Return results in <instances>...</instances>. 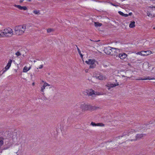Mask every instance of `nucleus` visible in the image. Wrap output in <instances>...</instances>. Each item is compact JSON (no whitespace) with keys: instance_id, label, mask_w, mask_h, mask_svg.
Segmentation results:
<instances>
[{"instance_id":"nucleus-13","label":"nucleus","mask_w":155,"mask_h":155,"mask_svg":"<svg viewBox=\"0 0 155 155\" xmlns=\"http://www.w3.org/2000/svg\"><path fill=\"white\" fill-rule=\"evenodd\" d=\"M106 86L107 87H108V89L109 90L111 87H115L116 86V85L114 84H113L110 82L108 83L106 85Z\"/></svg>"},{"instance_id":"nucleus-36","label":"nucleus","mask_w":155,"mask_h":155,"mask_svg":"<svg viewBox=\"0 0 155 155\" xmlns=\"http://www.w3.org/2000/svg\"><path fill=\"white\" fill-rule=\"evenodd\" d=\"M128 16V14H124V17H127Z\"/></svg>"},{"instance_id":"nucleus-35","label":"nucleus","mask_w":155,"mask_h":155,"mask_svg":"<svg viewBox=\"0 0 155 155\" xmlns=\"http://www.w3.org/2000/svg\"><path fill=\"white\" fill-rule=\"evenodd\" d=\"M43 67V65L42 64L39 67V69H41Z\"/></svg>"},{"instance_id":"nucleus-33","label":"nucleus","mask_w":155,"mask_h":155,"mask_svg":"<svg viewBox=\"0 0 155 155\" xmlns=\"http://www.w3.org/2000/svg\"><path fill=\"white\" fill-rule=\"evenodd\" d=\"M142 52V51L140 52H139L137 53V54H140V55H143Z\"/></svg>"},{"instance_id":"nucleus-31","label":"nucleus","mask_w":155,"mask_h":155,"mask_svg":"<svg viewBox=\"0 0 155 155\" xmlns=\"http://www.w3.org/2000/svg\"><path fill=\"white\" fill-rule=\"evenodd\" d=\"M134 132H135V131L133 129H131V131H129V134H131V132H132V133H133Z\"/></svg>"},{"instance_id":"nucleus-38","label":"nucleus","mask_w":155,"mask_h":155,"mask_svg":"<svg viewBox=\"0 0 155 155\" xmlns=\"http://www.w3.org/2000/svg\"><path fill=\"white\" fill-rule=\"evenodd\" d=\"M78 105L77 104V105H76L75 106H74V108H75H75H77V107H78Z\"/></svg>"},{"instance_id":"nucleus-19","label":"nucleus","mask_w":155,"mask_h":155,"mask_svg":"<svg viewBox=\"0 0 155 155\" xmlns=\"http://www.w3.org/2000/svg\"><path fill=\"white\" fill-rule=\"evenodd\" d=\"M77 50H78V52L79 54H80L81 58H83V55L81 54V51H80V50L79 48H78V47H77Z\"/></svg>"},{"instance_id":"nucleus-42","label":"nucleus","mask_w":155,"mask_h":155,"mask_svg":"<svg viewBox=\"0 0 155 155\" xmlns=\"http://www.w3.org/2000/svg\"><path fill=\"white\" fill-rule=\"evenodd\" d=\"M31 67H30L28 68V69H29V70L31 69Z\"/></svg>"},{"instance_id":"nucleus-4","label":"nucleus","mask_w":155,"mask_h":155,"mask_svg":"<svg viewBox=\"0 0 155 155\" xmlns=\"http://www.w3.org/2000/svg\"><path fill=\"white\" fill-rule=\"evenodd\" d=\"M94 60L89 59L88 61H85V63L87 64H90L89 68H94L96 65L94 63Z\"/></svg>"},{"instance_id":"nucleus-17","label":"nucleus","mask_w":155,"mask_h":155,"mask_svg":"<svg viewBox=\"0 0 155 155\" xmlns=\"http://www.w3.org/2000/svg\"><path fill=\"white\" fill-rule=\"evenodd\" d=\"M94 25L96 27H100L102 25V24L99 22H94Z\"/></svg>"},{"instance_id":"nucleus-48","label":"nucleus","mask_w":155,"mask_h":155,"mask_svg":"<svg viewBox=\"0 0 155 155\" xmlns=\"http://www.w3.org/2000/svg\"><path fill=\"white\" fill-rule=\"evenodd\" d=\"M115 81H116V82H117V80H115Z\"/></svg>"},{"instance_id":"nucleus-10","label":"nucleus","mask_w":155,"mask_h":155,"mask_svg":"<svg viewBox=\"0 0 155 155\" xmlns=\"http://www.w3.org/2000/svg\"><path fill=\"white\" fill-rule=\"evenodd\" d=\"M143 135H146L144 134H137L136 136V139L134 140L136 141L137 140L140 139L143 137Z\"/></svg>"},{"instance_id":"nucleus-41","label":"nucleus","mask_w":155,"mask_h":155,"mask_svg":"<svg viewBox=\"0 0 155 155\" xmlns=\"http://www.w3.org/2000/svg\"><path fill=\"white\" fill-rule=\"evenodd\" d=\"M128 15H132V13H129V14Z\"/></svg>"},{"instance_id":"nucleus-24","label":"nucleus","mask_w":155,"mask_h":155,"mask_svg":"<svg viewBox=\"0 0 155 155\" xmlns=\"http://www.w3.org/2000/svg\"><path fill=\"white\" fill-rule=\"evenodd\" d=\"M14 6L15 7H16V8H18L20 10L21 9V5H15Z\"/></svg>"},{"instance_id":"nucleus-37","label":"nucleus","mask_w":155,"mask_h":155,"mask_svg":"<svg viewBox=\"0 0 155 155\" xmlns=\"http://www.w3.org/2000/svg\"><path fill=\"white\" fill-rule=\"evenodd\" d=\"M128 65L129 66H130V67H131V66H132L131 64H130V63H128Z\"/></svg>"},{"instance_id":"nucleus-32","label":"nucleus","mask_w":155,"mask_h":155,"mask_svg":"<svg viewBox=\"0 0 155 155\" xmlns=\"http://www.w3.org/2000/svg\"><path fill=\"white\" fill-rule=\"evenodd\" d=\"M33 13L35 14H37L38 13V12L37 11H34L33 12Z\"/></svg>"},{"instance_id":"nucleus-46","label":"nucleus","mask_w":155,"mask_h":155,"mask_svg":"<svg viewBox=\"0 0 155 155\" xmlns=\"http://www.w3.org/2000/svg\"><path fill=\"white\" fill-rule=\"evenodd\" d=\"M112 5L114 6H116L115 5H114V4H112Z\"/></svg>"},{"instance_id":"nucleus-20","label":"nucleus","mask_w":155,"mask_h":155,"mask_svg":"<svg viewBox=\"0 0 155 155\" xmlns=\"http://www.w3.org/2000/svg\"><path fill=\"white\" fill-rule=\"evenodd\" d=\"M12 60L10 59L9 60V61L8 63L7 64V65L9 67H10L11 65V64L12 63Z\"/></svg>"},{"instance_id":"nucleus-50","label":"nucleus","mask_w":155,"mask_h":155,"mask_svg":"<svg viewBox=\"0 0 155 155\" xmlns=\"http://www.w3.org/2000/svg\"><path fill=\"white\" fill-rule=\"evenodd\" d=\"M35 62V61H34V62Z\"/></svg>"},{"instance_id":"nucleus-28","label":"nucleus","mask_w":155,"mask_h":155,"mask_svg":"<svg viewBox=\"0 0 155 155\" xmlns=\"http://www.w3.org/2000/svg\"><path fill=\"white\" fill-rule=\"evenodd\" d=\"M91 125L93 126H96V124L94 122H92L91 124Z\"/></svg>"},{"instance_id":"nucleus-25","label":"nucleus","mask_w":155,"mask_h":155,"mask_svg":"<svg viewBox=\"0 0 155 155\" xmlns=\"http://www.w3.org/2000/svg\"><path fill=\"white\" fill-rule=\"evenodd\" d=\"M45 87V86H44V85L41 87V91H42V92H43L44 91V89H45V87Z\"/></svg>"},{"instance_id":"nucleus-40","label":"nucleus","mask_w":155,"mask_h":155,"mask_svg":"<svg viewBox=\"0 0 155 155\" xmlns=\"http://www.w3.org/2000/svg\"><path fill=\"white\" fill-rule=\"evenodd\" d=\"M115 85H116V86H118L119 85L118 83H117L116 84H114Z\"/></svg>"},{"instance_id":"nucleus-22","label":"nucleus","mask_w":155,"mask_h":155,"mask_svg":"<svg viewBox=\"0 0 155 155\" xmlns=\"http://www.w3.org/2000/svg\"><path fill=\"white\" fill-rule=\"evenodd\" d=\"M104 125L102 123H99L96 124V126H104Z\"/></svg>"},{"instance_id":"nucleus-47","label":"nucleus","mask_w":155,"mask_h":155,"mask_svg":"<svg viewBox=\"0 0 155 155\" xmlns=\"http://www.w3.org/2000/svg\"><path fill=\"white\" fill-rule=\"evenodd\" d=\"M153 17H155V15H153Z\"/></svg>"},{"instance_id":"nucleus-27","label":"nucleus","mask_w":155,"mask_h":155,"mask_svg":"<svg viewBox=\"0 0 155 155\" xmlns=\"http://www.w3.org/2000/svg\"><path fill=\"white\" fill-rule=\"evenodd\" d=\"M17 56L21 55V54L19 51H17L15 54Z\"/></svg>"},{"instance_id":"nucleus-12","label":"nucleus","mask_w":155,"mask_h":155,"mask_svg":"<svg viewBox=\"0 0 155 155\" xmlns=\"http://www.w3.org/2000/svg\"><path fill=\"white\" fill-rule=\"evenodd\" d=\"M154 79L153 78H152L151 77L148 76V77H144V78H140L139 79H137V80H153V79Z\"/></svg>"},{"instance_id":"nucleus-15","label":"nucleus","mask_w":155,"mask_h":155,"mask_svg":"<svg viewBox=\"0 0 155 155\" xmlns=\"http://www.w3.org/2000/svg\"><path fill=\"white\" fill-rule=\"evenodd\" d=\"M9 67L8 66L6 65V66L5 68V70L4 69H3L0 72H1L2 71V72L1 74H0V75H2L4 72H5L7 70H8Z\"/></svg>"},{"instance_id":"nucleus-34","label":"nucleus","mask_w":155,"mask_h":155,"mask_svg":"<svg viewBox=\"0 0 155 155\" xmlns=\"http://www.w3.org/2000/svg\"><path fill=\"white\" fill-rule=\"evenodd\" d=\"M147 15L148 16H149L150 15L151 16L152 15L151 14H150V12L148 11H147Z\"/></svg>"},{"instance_id":"nucleus-26","label":"nucleus","mask_w":155,"mask_h":155,"mask_svg":"<svg viewBox=\"0 0 155 155\" xmlns=\"http://www.w3.org/2000/svg\"><path fill=\"white\" fill-rule=\"evenodd\" d=\"M119 14L120 15H122V16H124V14L123 12H121V11H119L118 12Z\"/></svg>"},{"instance_id":"nucleus-29","label":"nucleus","mask_w":155,"mask_h":155,"mask_svg":"<svg viewBox=\"0 0 155 155\" xmlns=\"http://www.w3.org/2000/svg\"><path fill=\"white\" fill-rule=\"evenodd\" d=\"M100 74H96L95 75V77L99 79Z\"/></svg>"},{"instance_id":"nucleus-23","label":"nucleus","mask_w":155,"mask_h":155,"mask_svg":"<svg viewBox=\"0 0 155 155\" xmlns=\"http://www.w3.org/2000/svg\"><path fill=\"white\" fill-rule=\"evenodd\" d=\"M27 9V8L26 6H21V10H26Z\"/></svg>"},{"instance_id":"nucleus-11","label":"nucleus","mask_w":155,"mask_h":155,"mask_svg":"<svg viewBox=\"0 0 155 155\" xmlns=\"http://www.w3.org/2000/svg\"><path fill=\"white\" fill-rule=\"evenodd\" d=\"M119 57L122 59H124L127 56V54L125 53H119L118 54Z\"/></svg>"},{"instance_id":"nucleus-9","label":"nucleus","mask_w":155,"mask_h":155,"mask_svg":"<svg viewBox=\"0 0 155 155\" xmlns=\"http://www.w3.org/2000/svg\"><path fill=\"white\" fill-rule=\"evenodd\" d=\"M142 55L143 56H147L148 55L152 53V52L150 51H142Z\"/></svg>"},{"instance_id":"nucleus-49","label":"nucleus","mask_w":155,"mask_h":155,"mask_svg":"<svg viewBox=\"0 0 155 155\" xmlns=\"http://www.w3.org/2000/svg\"><path fill=\"white\" fill-rule=\"evenodd\" d=\"M34 83H33V85H34Z\"/></svg>"},{"instance_id":"nucleus-51","label":"nucleus","mask_w":155,"mask_h":155,"mask_svg":"<svg viewBox=\"0 0 155 155\" xmlns=\"http://www.w3.org/2000/svg\"><path fill=\"white\" fill-rule=\"evenodd\" d=\"M17 155H18V154H17Z\"/></svg>"},{"instance_id":"nucleus-21","label":"nucleus","mask_w":155,"mask_h":155,"mask_svg":"<svg viewBox=\"0 0 155 155\" xmlns=\"http://www.w3.org/2000/svg\"><path fill=\"white\" fill-rule=\"evenodd\" d=\"M54 31V30L52 28H48L47 30V32L48 33H50L52 31Z\"/></svg>"},{"instance_id":"nucleus-5","label":"nucleus","mask_w":155,"mask_h":155,"mask_svg":"<svg viewBox=\"0 0 155 155\" xmlns=\"http://www.w3.org/2000/svg\"><path fill=\"white\" fill-rule=\"evenodd\" d=\"M111 47H107L105 48L104 49V53L106 54H110L112 55H114L113 52H112Z\"/></svg>"},{"instance_id":"nucleus-2","label":"nucleus","mask_w":155,"mask_h":155,"mask_svg":"<svg viewBox=\"0 0 155 155\" xmlns=\"http://www.w3.org/2000/svg\"><path fill=\"white\" fill-rule=\"evenodd\" d=\"M26 28L25 25H19L15 26V31L16 35H17L22 34L24 32Z\"/></svg>"},{"instance_id":"nucleus-16","label":"nucleus","mask_w":155,"mask_h":155,"mask_svg":"<svg viewBox=\"0 0 155 155\" xmlns=\"http://www.w3.org/2000/svg\"><path fill=\"white\" fill-rule=\"evenodd\" d=\"M100 80H103L105 79V77L102 75V74H100L99 79Z\"/></svg>"},{"instance_id":"nucleus-43","label":"nucleus","mask_w":155,"mask_h":155,"mask_svg":"<svg viewBox=\"0 0 155 155\" xmlns=\"http://www.w3.org/2000/svg\"><path fill=\"white\" fill-rule=\"evenodd\" d=\"M28 1H29V2H31V0H27Z\"/></svg>"},{"instance_id":"nucleus-7","label":"nucleus","mask_w":155,"mask_h":155,"mask_svg":"<svg viewBox=\"0 0 155 155\" xmlns=\"http://www.w3.org/2000/svg\"><path fill=\"white\" fill-rule=\"evenodd\" d=\"M111 50L112 52L114 54L113 55H116L117 56L118 55V53L120 52L119 50L117 48H112Z\"/></svg>"},{"instance_id":"nucleus-39","label":"nucleus","mask_w":155,"mask_h":155,"mask_svg":"<svg viewBox=\"0 0 155 155\" xmlns=\"http://www.w3.org/2000/svg\"><path fill=\"white\" fill-rule=\"evenodd\" d=\"M24 0H20L19 2L20 3H21L23 2Z\"/></svg>"},{"instance_id":"nucleus-3","label":"nucleus","mask_w":155,"mask_h":155,"mask_svg":"<svg viewBox=\"0 0 155 155\" xmlns=\"http://www.w3.org/2000/svg\"><path fill=\"white\" fill-rule=\"evenodd\" d=\"M3 31H2V30H0V37H3L4 35L6 37H8V35H7L8 34H11L12 35H13L12 29L10 28L5 29Z\"/></svg>"},{"instance_id":"nucleus-18","label":"nucleus","mask_w":155,"mask_h":155,"mask_svg":"<svg viewBox=\"0 0 155 155\" xmlns=\"http://www.w3.org/2000/svg\"><path fill=\"white\" fill-rule=\"evenodd\" d=\"M29 70V69H28V68L26 67V66H25L23 68V72H26Z\"/></svg>"},{"instance_id":"nucleus-44","label":"nucleus","mask_w":155,"mask_h":155,"mask_svg":"<svg viewBox=\"0 0 155 155\" xmlns=\"http://www.w3.org/2000/svg\"><path fill=\"white\" fill-rule=\"evenodd\" d=\"M153 29H155V27H153Z\"/></svg>"},{"instance_id":"nucleus-6","label":"nucleus","mask_w":155,"mask_h":155,"mask_svg":"<svg viewBox=\"0 0 155 155\" xmlns=\"http://www.w3.org/2000/svg\"><path fill=\"white\" fill-rule=\"evenodd\" d=\"M86 93L87 95L88 96H92L93 95H100L99 93L96 92H95L92 89H90L86 91Z\"/></svg>"},{"instance_id":"nucleus-30","label":"nucleus","mask_w":155,"mask_h":155,"mask_svg":"<svg viewBox=\"0 0 155 155\" xmlns=\"http://www.w3.org/2000/svg\"><path fill=\"white\" fill-rule=\"evenodd\" d=\"M44 86H45V87H46L47 86H50V85L48 83H46V82H45L44 83V84L43 85Z\"/></svg>"},{"instance_id":"nucleus-45","label":"nucleus","mask_w":155,"mask_h":155,"mask_svg":"<svg viewBox=\"0 0 155 155\" xmlns=\"http://www.w3.org/2000/svg\"><path fill=\"white\" fill-rule=\"evenodd\" d=\"M80 114V113L78 112V114Z\"/></svg>"},{"instance_id":"nucleus-1","label":"nucleus","mask_w":155,"mask_h":155,"mask_svg":"<svg viewBox=\"0 0 155 155\" xmlns=\"http://www.w3.org/2000/svg\"><path fill=\"white\" fill-rule=\"evenodd\" d=\"M80 108L82 109V112H83L86 110H94L99 107L84 103L80 105Z\"/></svg>"},{"instance_id":"nucleus-14","label":"nucleus","mask_w":155,"mask_h":155,"mask_svg":"<svg viewBox=\"0 0 155 155\" xmlns=\"http://www.w3.org/2000/svg\"><path fill=\"white\" fill-rule=\"evenodd\" d=\"M135 22L134 21H131L129 25V27L130 28H133L135 26Z\"/></svg>"},{"instance_id":"nucleus-8","label":"nucleus","mask_w":155,"mask_h":155,"mask_svg":"<svg viewBox=\"0 0 155 155\" xmlns=\"http://www.w3.org/2000/svg\"><path fill=\"white\" fill-rule=\"evenodd\" d=\"M78 114H76V115H77ZM76 117V116L74 115L73 114L71 115V116L69 117L68 119V121L69 122L72 123L74 122L73 119Z\"/></svg>"}]
</instances>
